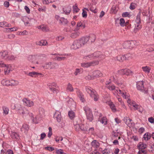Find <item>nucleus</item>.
Returning a JSON list of instances; mask_svg holds the SVG:
<instances>
[{
	"label": "nucleus",
	"mask_w": 154,
	"mask_h": 154,
	"mask_svg": "<svg viewBox=\"0 0 154 154\" xmlns=\"http://www.w3.org/2000/svg\"><path fill=\"white\" fill-rule=\"evenodd\" d=\"M39 113L41 116L43 115L44 114L45 111L44 109L41 107H40L38 109Z\"/></svg>",
	"instance_id": "nucleus-54"
},
{
	"label": "nucleus",
	"mask_w": 154,
	"mask_h": 154,
	"mask_svg": "<svg viewBox=\"0 0 154 154\" xmlns=\"http://www.w3.org/2000/svg\"><path fill=\"white\" fill-rule=\"evenodd\" d=\"M63 11L65 14H68L70 12L71 8L70 7H67L66 8H63Z\"/></svg>",
	"instance_id": "nucleus-37"
},
{
	"label": "nucleus",
	"mask_w": 154,
	"mask_h": 154,
	"mask_svg": "<svg viewBox=\"0 0 154 154\" xmlns=\"http://www.w3.org/2000/svg\"><path fill=\"white\" fill-rule=\"evenodd\" d=\"M88 38H89V42H90L91 43L94 42L96 39V35L94 34H91L89 36H88Z\"/></svg>",
	"instance_id": "nucleus-25"
},
{
	"label": "nucleus",
	"mask_w": 154,
	"mask_h": 154,
	"mask_svg": "<svg viewBox=\"0 0 154 154\" xmlns=\"http://www.w3.org/2000/svg\"><path fill=\"white\" fill-rule=\"evenodd\" d=\"M90 10L94 13H96L97 12L96 8L95 6H94V7H90Z\"/></svg>",
	"instance_id": "nucleus-57"
},
{
	"label": "nucleus",
	"mask_w": 154,
	"mask_h": 154,
	"mask_svg": "<svg viewBox=\"0 0 154 154\" xmlns=\"http://www.w3.org/2000/svg\"><path fill=\"white\" fill-rule=\"evenodd\" d=\"M66 100L69 106L70 107L75 108L76 103L73 101L72 98L67 97L66 98Z\"/></svg>",
	"instance_id": "nucleus-11"
},
{
	"label": "nucleus",
	"mask_w": 154,
	"mask_h": 154,
	"mask_svg": "<svg viewBox=\"0 0 154 154\" xmlns=\"http://www.w3.org/2000/svg\"><path fill=\"white\" fill-rule=\"evenodd\" d=\"M148 121L151 123H154V119L152 117H150L148 118Z\"/></svg>",
	"instance_id": "nucleus-64"
},
{
	"label": "nucleus",
	"mask_w": 154,
	"mask_h": 154,
	"mask_svg": "<svg viewBox=\"0 0 154 154\" xmlns=\"http://www.w3.org/2000/svg\"><path fill=\"white\" fill-rule=\"evenodd\" d=\"M85 90L87 93L90 94L91 97L93 99L94 101H97L99 99L98 94L94 90L88 87H86Z\"/></svg>",
	"instance_id": "nucleus-4"
},
{
	"label": "nucleus",
	"mask_w": 154,
	"mask_h": 154,
	"mask_svg": "<svg viewBox=\"0 0 154 154\" xmlns=\"http://www.w3.org/2000/svg\"><path fill=\"white\" fill-rule=\"evenodd\" d=\"M38 56L35 55H30L28 57V60L32 63L35 64H38V61L37 60L38 59Z\"/></svg>",
	"instance_id": "nucleus-8"
},
{
	"label": "nucleus",
	"mask_w": 154,
	"mask_h": 154,
	"mask_svg": "<svg viewBox=\"0 0 154 154\" xmlns=\"http://www.w3.org/2000/svg\"><path fill=\"white\" fill-rule=\"evenodd\" d=\"M116 58L119 62H122L125 60V56L123 55H118L116 57Z\"/></svg>",
	"instance_id": "nucleus-38"
},
{
	"label": "nucleus",
	"mask_w": 154,
	"mask_h": 154,
	"mask_svg": "<svg viewBox=\"0 0 154 154\" xmlns=\"http://www.w3.org/2000/svg\"><path fill=\"white\" fill-rule=\"evenodd\" d=\"M129 41L125 42L123 44L124 48L126 49H129Z\"/></svg>",
	"instance_id": "nucleus-52"
},
{
	"label": "nucleus",
	"mask_w": 154,
	"mask_h": 154,
	"mask_svg": "<svg viewBox=\"0 0 154 154\" xmlns=\"http://www.w3.org/2000/svg\"><path fill=\"white\" fill-rule=\"evenodd\" d=\"M11 108L13 109H15L19 111L23 107H22L21 105L19 103H17L14 104L12 103L11 105Z\"/></svg>",
	"instance_id": "nucleus-13"
},
{
	"label": "nucleus",
	"mask_w": 154,
	"mask_h": 154,
	"mask_svg": "<svg viewBox=\"0 0 154 154\" xmlns=\"http://www.w3.org/2000/svg\"><path fill=\"white\" fill-rule=\"evenodd\" d=\"M38 28L39 29H40L43 31L46 32L48 30L46 26L44 25H41L38 26Z\"/></svg>",
	"instance_id": "nucleus-35"
},
{
	"label": "nucleus",
	"mask_w": 154,
	"mask_h": 154,
	"mask_svg": "<svg viewBox=\"0 0 154 154\" xmlns=\"http://www.w3.org/2000/svg\"><path fill=\"white\" fill-rule=\"evenodd\" d=\"M11 85V86H14L17 85L19 84V82L15 80H10Z\"/></svg>",
	"instance_id": "nucleus-42"
},
{
	"label": "nucleus",
	"mask_w": 154,
	"mask_h": 154,
	"mask_svg": "<svg viewBox=\"0 0 154 154\" xmlns=\"http://www.w3.org/2000/svg\"><path fill=\"white\" fill-rule=\"evenodd\" d=\"M83 12L82 13V17L84 18H86L87 16V12L85 11L84 9H82Z\"/></svg>",
	"instance_id": "nucleus-60"
},
{
	"label": "nucleus",
	"mask_w": 154,
	"mask_h": 154,
	"mask_svg": "<svg viewBox=\"0 0 154 154\" xmlns=\"http://www.w3.org/2000/svg\"><path fill=\"white\" fill-rule=\"evenodd\" d=\"M81 27L83 29L85 27V26L84 23L82 22L81 21L78 22L77 24L76 27L74 29L75 32L71 34V37L72 38H76L79 35L80 32L78 31V30L79 29V27Z\"/></svg>",
	"instance_id": "nucleus-2"
},
{
	"label": "nucleus",
	"mask_w": 154,
	"mask_h": 154,
	"mask_svg": "<svg viewBox=\"0 0 154 154\" xmlns=\"http://www.w3.org/2000/svg\"><path fill=\"white\" fill-rule=\"evenodd\" d=\"M136 6V4L134 3H132L130 6V8L131 10L134 9Z\"/></svg>",
	"instance_id": "nucleus-55"
},
{
	"label": "nucleus",
	"mask_w": 154,
	"mask_h": 154,
	"mask_svg": "<svg viewBox=\"0 0 154 154\" xmlns=\"http://www.w3.org/2000/svg\"><path fill=\"white\" fill-rule=\"evenodd\" d=\"M142 69L143 71L146 73H149L150 70V68L148 66H143Z\"/></svg>",
	"instance_id": "nucleus-34"
},
{
	"label": "nucleus",
	"mask_w": 154,
	"mask_h": 154,
	"mask_svg": "<svg viewBox=\"0 0 154 154\" xmlns=\"http://www.w3.org/2000/svg\"><path fill=\"white\" fill-rule=\"evenodd\" d=\"M54 117L56 119L58 122H60L61 121V113L59 112H56L54 114Z\"/></svg>",
	"instance_id": "nucleus-18"
},
{
	"label": "nucleus",
	"mask_w": 154,
	"mask_h": 154,
	"mask_svg": "<svg viewBox=\"0 0 154 154\" xmlns=\"http://www.w3.org/2000/svg\"><path fill=\"white\" fill-rule=\"evenodd\" d=\"M16 57L14 55L8 54V52L6 51H3L0 52V67H5L6 68L5 69V75L8 74L10 71H11V66L10 65H6L2 60L4 59L6 60H15Z\"/></svg>",
	"instance_id": "nucleus-1"
},
{
	"label": "nucleus",
	"mask_w": 154,
	"mask_h": 154,
	"mask_svg": "<svg viewBox=\"0 0 154 154\" xmlns=\"http://www.w3.org/2000/svg\"><path fill=\"white\" fill-rule=\"evenodd\" d=\"M120 135L121 134L119 132H113L112 135L113 137H115V138H116V137H118V139H119L120 138Z\"/></svg>",
	"instance_id": "nucleus-45"
},
{
	"label": "nucleus",
	"mask_w": 154,
	"mask_h": 154,
	"mask_svg": "<svg viewBox=\"0 0 154 154\" xmlns=\"http://www.w3.org/2000/svg\"><path fill=\"white\" fill-rule=\"evenodd\" d=\"M31 118L32 120L34 123L35 124H37L38 123V121L37 120L36 116L35 117V119L33 117H32Z\"/></svg>",
	"instance_id": "nucleus-63"
},
{
	"label": "nucleus",
	"mask_w": 154,
	"mask_h": 154,
	"mask_svg": "<svg viewBox=\"0 0 154 154\" xmlns=\"http://www.w3.org/2000/svg\"><path fill=\"white\" fill-rule=\"evenodd\" d=\"M24 105L28 107H31L34 105V102L27 98H24L22 100Z\"/></svg>",
	"instance_id": "nucleus-10"
},
{
	"label": "nucleus",
	"mask_w": 154,
	"mask_h": 154,
	"mask_svg": "<svg viewBox=\"0 0 154 154\" xmlns=\"http://www.w3.org/2000/svg\"><path fill=\"white\" fill-rule=\"evenodd\" d=\"M60 22L63 24H66L68 23V21L64 17L60 18Z\"/></svg>",
	"instance_id": "nucleus-43"
},
{
	"label": "nucleus",
	"mask_w": 154,
	"mask_h": 154,
	"mask_svg": "<svg viewBox=\"0 0 154 154\" xmlns=\"http://www.w3.org/2000/svg\"><path fill=\"white\" fill-rule=\"evenodd\" d=\"M116 91L119 94H121L122 97L125 99L128 98L129 97L128 94L126 91L123 89H116Z\"/></svg>",
	"instance_id": "nucleus-12"
},
{
	"label": "nucleus",
	"mask_w": 154,
	"mask_h": 154,
	"mask_svg": "<svg viewBox=\"0 0 154 154\" xmlns=\"http://www.w3.org/2000/svg\"><path fill=\"white\" fill-rule=\"evenodd\" d=\"M68 115L71 119H72L75 117V114L72 111H69L68 113Z\"/></svg>",
	"instance_id": "nucleus-44"
},
{
	"label": "nucleus",
	"mask_w": 154,
	"mask_h": 154,
	"mask_svg": "<svg viewBox=\"0 0 154 154\" xmlns=\"http://www.w3.org/2000/svg\"><path fill=\"white\" fill-rule=\"evenodd\" d=\"M106 87L109 90L112 91L115 89V86L111 84L110 82H108L106 84Z\"/></svg>",
	"instance_id": "nucleus-29"
},
{
	"label": "nucleus",
	"mask_w": 154,
	"mask_h": 154,
	"mask_svg": "<svg viewBox=\"0 0 154 154\" xmlns=\"http://www.w3.org/2000/svg\"><path fill=\"white\" fill-rule=\"evenodd\" d=\"M119 23L121 26H123L125 25V21L123 18H121L120 19Z\"/></svg>",
	"instance_id": "nucleus-51"
},
{
	"label": "nucleus",
	"mask_w": 154,
	"mask_h": 154,
	"mask_svg": "<svg viewBox=\"0 0 154 154\" xmlns=\"http://www.w3.org/2000/svg\"><path fill=\"white\" fill-rule=\"evenodd\" d=\"M29 129L28 126L27 124H24L23 125L22 127L21 128V131L26 132Z\"/></svg>",
	"instance_id": "nucleus-33"
},
{
	"label": "nucleus",
	"mask_w": 154,
	"mask_h": 154,
	"mask_svg": "<svg viewBox=\"0 0 154 154\" xmlns=\"http://www.w3.org/2000/svg\"><path fill=\"white\" fill-rule=\"evenodd\" d=\"M85 90L87 93L90 94L91 97L93 99L94 101H97L99 99L98 94L94 90L88 87H86Z\"/></svg>",
	"instance_id": "nucleus-3"
},
{
	"label": "nucleus",
	"mask_w": 154,
	"mask_h": 154,
	"mask_svg": "<svg viewBox=\"0 0 154 154\" xmlns=\"http://www.w3.org/2000/svg\"><path fill=\"white\" fill-rule=\"evenodd\" d=\"M84 109L86 113L87 119L91 122L93 119V115L91 110L87 107H85Z\"/></svg>",
	"instance_id": "nucleus-7"
},
{
	"label": "nucleus",
	"mask_w": 154,
	"mask_h": 154,
	"mask_svg": "<svg viewBox=\"0 0 154 154\" xmlns=\"http://www.w3.org/2000/svg\"><path fill=\"white\" fill-rule=\"evenodd\" d=\"M39 74L35 72H32L29 73L28 75L30 76L33 77L34 75H37Z\"/></svg>",
	"instance_id": "nucleus-56"
},
{
	"label": "nucleus",
	"mask_w": 154,
	"mask_h": 154,
	"mask_svg": "<svg viewBox=\"0 0 154 154\" xmlns=\"http://www.w3.org/2000/svg\"><path fill=\"white\" fill-rule=\"evenodd\" d=\"M2 109L3 111V114L4 115H6L8 114L9 109L7 107L5 106H3Z\"/></svg>",
	"instance_id": "nucleus-32"
},
{
	"label": "nucleus",
	"mask_w": 154,
	"mask_h": 154,
	"mask_svg": "<svg viewBox=\"0 0 154 154\" xmlns=\"http://www.w3.org/2000/svg\"><path fill=\"white\" fill-rule=\"evenodd\" d=\"M141 13L139 12L137 14L135 20V23H141L140 20Z\"/></svg>",
	"instance_id": "nucleus-36"
},
{
	"label": "nucleus",
	"mask_w": 154,
	"mask_h": 154,
	"mask_svg": "<svg viewBox=\"0 0 154 154\" xmlns=\"http://www.w3.org/2000/svg\"><path fill=\"white\" fill-rule=\"evenodd\" d=\"M47 85L48 87H56L57 86V84L55 83H48L47 84Z\"/></svg>",
	"instance_id": "nucleus-61"
},
{
	"label": "nucleus",
	"mask_w": 154,
	"mask_h": 154,
	"mask_svg": "<svg viewBox=\"0 0 154 154\" xmlns=\"http://www.w3.org/2000/svg\"><path fill=\"white\" fill-rule=\"evenodd\" d=\"M28 21H27L25 22V26H31L32 25V21H34L35 20L32 19H29L28 18Z\"/></svg>",
	"instance_id": "nucleus-41"
},
{
	"label": "nucleus",
	"mask_w": 154,
	"mask_h": 154,
	"mask_svg": "<svg viewBox=\"0 0 154 154\" xmlns=\"http://www.w3.org/2000/svg\"><path fill=\"white\" fill-rule=\"evenodd\" d=\"M6 29L8 30V32L14 31L17 30V28L16 27H14L11 28Z\"/></svg>",
	"instance_id": "nucleus-59"
},
{
	"label": "nucleus",
	"mask_w": 154,
	"mask_h": 154,
	"mask_svg": "<svg viewBox=\"0 0 154 154\" xmlns=\"http://www.w3.org/2000/svg\"><path fill=\"white\" fill-rule=\"evenodd\" d=\"M125 60H129L132 58V55L130 53H128L125 55Z\"/></svg>",
	"instance_id": "nucleus-48"
},
{
	"label": "nucleus",
	"mask_w": 154,
	"mask_h": 154,
	"mask_svg": "<svg viewBox=\"0 0 154 154\" xmlns=\"http://www.w3.org/2000/svg\"><path fill=\"white\" fill-rule=\"evenodd\" d=\"M135 42L134 41H129V49H131L135 46Z\"/></svg>",
	"instance_id": "nucleus-47"
},
{
	"label": "nucleus",
	"mask_w": 154,
	"mask_h": 154,
	"mask_svg": "<svg viewBox=\"0 0 154 154\" xmlns=\"http://www.w3.org/2000/svg\"><path fill=\"white\" fill-rule=\"evenodd\" d=\"M77 94L80 98V100L83 102L85 101V100L84 98V96L82 93L79 90H77L76 91Z\"/></svg>",
	"instance_id": "nucleus-23"
},
{
	"label": "nucleus",
	"mask_w": 154,
	"mask_h": 154,
	"mask_svg": "<svg viewBox=\"0 0 154 154\" xmlns=\"http://www.w3.org/2000/svg\"><path fill=\"white\" fill-rule=\"evenodd\" d=\"M19 112L20 114L23 117L26 116L29 113V111L26 110L24 107H23Z\"/></svg>",
	"instance_id": "nucleus-17"
},
{
	"label": "nucleus",
	"mask_w": 154,
	"mask_h": 154,
	"mask_svg": "<svg viewBox=\"0 0 154 154\" xmlns=\"http://www.w3.org/2000/svg\"><path fill=\"white\" fill-rule=\"evenodd\" d=\"M82 46V45L79 39L73 42L71 46V48L73 49H76L81 48Z\"/></svg>",
	"instance_id": "nucleus-9"
},
{
	"label": "nucleus",
	"mask_w": 154,
	"mask_h": 154,
	"mask_svg": "<svg viewBox=\"0 0 154 154\" xmlns=\"http://www.w3.org/2000/svg\"><path fill=\"white\" fill-rule=\"evenodd\" d=\"M99 62L98 60H94L89 62H83L81 63V66L84 68H88L91 66L98 65Z\"/></svg>",
	"instance_id": "nucleus-6"
},
{
	"label": "nucleus",
	"mask_w": 154,
	"mask_h": 154,
	"mask_svg": "<svg viewBox=\"0 0 154 154\" xmlns=\"http://www.w3.org/2000/svg\"><path fill=\"white\" fill-rule=\"evenodd\" d=\"M92 75L95 79L97 77L102 76L103 74L99 70H96L93 72Z\"/></svg>",
	"instance_id": "nucleus-15"
},
{
	"label": "nucleus",
	"mask_w": 154,
	"mask_h": 154,
	"mask_svg": "<svg viewBox=\"0 0 154 154\" xmlns=\"http://www.w3.org/2000/svg\"><path fill=\"white\" fill-rule=\"evenodd\" d=\"M137 154H147V152L145 150L141 149L139 150Z\"/></svg>",
	"instance_id": "nucleus-58"
},
{
	"label": "nucleus",
	"mask_w": 154,
	"mask_h": 154,
	"mask_svg": "<svg viewBox=\"0 0 154 154\" xmlns=\"http://www.w3.org/2000/svg\"><path fill=\"white\" fill-rule=\"evenodd\" d=\"M91 144L92 146L95 148H98L100 146L99 143L96 140H93Z\"/></svg>",
	"instance_id": "nucleus-28"
},
{
	"label": "nucleus",
	"mask_w": 154,
	"mask_h": 154,
	"mask_svg": "<svg viewBox=\"0 0 154 154\" xmlns=\"http://www.w3.org/2000/svg\"><path fill=\"white\" fill-rule=\"evenodd\" d=\"M2 83L4 85L7 86L11 85L10 80L6 79H3L2 81Z\"/></svg>",
	"instance_id": "nucleus-30"
},
{
	"label": "nucleus",
	"mask_w": 154,
	"mask_h": 154,
	"mask_svg": "<svg viewBox=\"0 0 154 154\" xmlns=\"http://www.w3.org/2000/svg\"><path fill=\"white\" fill-rule=\"evenodd\" d=\"M124 122L128 126L130 127L131 125V120L129 118H125L124 119Z\"/></svg>",
	"instance_id": "nucleus-39"
},
{
	"label": "nucleus",
	"mask_w": 154,
	"mask_h": 154,
	"mask_svg": "<svg viewBox=\"0 0 154 154\" xmlns=\"http://www.w3.org/2000/svg\"><path fill=\"white\" fill-rule=\"evenodd\" d=\"M74 128H75V130L77 131H79L80 128V124H77L74 122Z\"/></svg>",
	"instance_id": "nucleus-49"
},
{
	"label": "nucleus",
	"mask_w": 154,
	"mask_h": 154,
	"mask_svg": "<svg viewBox=\"0 0 154 154\" xmlns=\"http://www.w3.org/2000/svg\"><path fill=\"white\" fill-rule=\"evenodd\" d=\"M140 23H135L134 28V32L136 33L141 28V25Z\"/></svg>",
	"instance_id": "nucleus-21"
},
{
	"label": "nucleus",
	"mask_w": 154,
	"mask_h": 154,
	"mask_svg": "<svg viewBox=\"0 0 154 154\" xmlns=\"http://www.w3.org/2000/svg\"><path fill=\"white\" fill-rule=\"evenodd\" d=\"M11 136L12 138L13 139H18L19 137V135L15 132H12Z\"/></svg>",
	"instance_id": "nucleus-50"
},
{
	"label": "nucleus",
	"mask_w": 154,
	"mask_h": 154,
	"mask_svg": "<svg viewBox=\"0 0 154 154\" xmlns=\"http://www.w3.org/2000/svg\"><path fill=\"white\" fill-rule=\"evenodd\" d=\"M48 44L46 40H42L40 41H37L35 42L36 45L39 46H45Z\"/></svg>",
	"instance_id": "nucleus-22"
},
{
	"label": "nucleus",
	"mask_w": 154,
	"mask_h": 154,
	"mask_svg": "<svg viewBox=\"0 0 154 154\" xmlns=\"http://www.w3.org/2000/svg\"><path fill=\"white\" fill-rule=\"evenodd\" d=\"M151 137V134L146 133L143 136V138L145 140H148Z\"/></svg>",
	"instance_id": "nucleus-40"
},
{
	"label": "nucleus",
	"mask_w": 154,
	"mask_h": 154,
	"mask_svg": "<svg viewBox=\"0 0 154 154\" xmlns=\"http://www.w3.org/2000/svg\"><path fill=\"white\" fill-rule=\"evenodd\" d=\"M82 46L85 45L89 41V38L87 37H82L79 39Z\"/></svg>",
	"instance_id": "nucleus-20"
},
{
	"label": "nucleus",
	"mask_w": 154,
	"mask_h": 154,
	"mask_svg": "<svg viewBox=\"0 0 154 154\" xmlns=\"http://www.w3.org/2000/svg\"><path fill=\"white\" fill-rule=\"evenodd\" d=\"M66 89L67 90L70 92H72L73 91V88L72 85L69 83L67 85Z\"/></svg>",
	"instance_id": "nucleus-46"
},
{
	"label": "nucleus",
	"mask_w": 154,
	"mask_h": 154,
	"mask_svg": "<svg viewBox=\"0 0 154 154\" xmlns=\"http://www.w3.org/2000/svg\"><path fill=\"white\" fill-rule=\"evenodd\" d=\"M58 64L54 62H46L42 66V67L45 69H53L58 67Z\"/></svg>",
	"instance_id": "nucleus-5"
},
{
	"label": "nucleus",
	"mask_w": 154,
	"mask_h": 154,
	"mask_svg": "<svg viewBox=\"0 0 154 154\" xmlns=\"http://www.w3.org/2000/svg\"><path fill=\"white\" fill-rule=\"evenodd\" d=\"M137 89L140 90H143L144 89V82L143 81H139L137 83Z\"/></svg>",
	"instance_id": "nucleus-19"
},
{
	"label": "nucleus",
	"mask_w": 154,
	"mask_h": 154,
	"mask_svg": "<svg viewBox=\"0 0 154 154\" xmlns=\"http://www.w3.org/2000/svg\"><path fill=\"white\" fill-rule=\"evenodd\" d=\"M73 11L74 12H77L79 11V9L76 6H73Z\"/></svg>",
	"instance_id": "nucleus-62"
},
{
	"label": "nucleus",
	"mask_w": 154,
	"mask_h": 154,
	"mask_svg": "<svg viewBox=\"0 0 154 154\" xmlns=\"http://www.w3.org/2000/svg\"><path fill=\"white\" fill-rule=\"evenodd\" d=\"M85 79L86 80H93L94 79V77L93 75H88L85 77Z\"/></svg>",
	"instance_id": "nucleus-53"
},
{
	"label": "nucleus",
	"mask_w": 154,
	"mask_h": 154,
	"mask_svg": "<svg viewBox=\"0 0 154 154\" xmlns=\"http://www.w3.org/2000/svg\"><path fill=\"white\" fill-rule=\"evenodd\" d=\"M109 105L113 112H115L116 111V106L112 102H109Z\"/></svg>",
	"instance_id": "nucleus-27"
},
{
	"label": "nucleus",
	"mask_w": 154,
	"mask_h": 154,
	"mask_svg": "<svg viewBox=\"0 0 154 154\" xmlns=\"http://www.w3.org/2000/svg\"><path fill=\"white\" fill-rule=\"evenodd\" d=\"M120 73L122 75H129V73L131 72V71L128 69H122L121 70L119 71Z\"/></svg>",
	"instance_id": "nucleus-24"
},
{
	"label": "nucleus",
	"mask_w": 154,
	"mask_h": 154,
	"mask_svg": "<svg viewBox=\"0 0 154 154\" xmlns=\"http://www.w3.org/2000/svg\"><path fill=\"white\" fill-rule=\"evenodd\" d=\"M137 147L140 149H143L147 147L146 145L143 142H140L137 145Z\"/></svg>",
	"instance_id": "nucleus-26"
},
{
	"label": "nucleus",
	"mask_w": 154,
	"mask_h": 154,
	"mask_svg": "<svg viewBox=\"0 0 154 154\" xmlns=\"http://www.w3.org/2000/svg\"><path fill=\"white\" fill-rule=\"evenodd\" d=\"M52 55H56L57 56L54 59L55 60H57L58 61H61V60H64L66 58V57H60L59 56H61L63 55H64V54H58V53H56V54H51Z\"/></svg>",
	"instance_id": "nucleus-16"
},
{
	"label": "nucleus",
	"mask_w": 154,
	"mask_h": 154,
	"mask_svg": "<svg viewBox=\"0 0 154 154\" xmlns=\"http://www.w3.org/2000/svg\"><path fill=\"white\" fill-rule=\"evenodd\" d=\"M98 121H99L100 122L105 125L107 124V120L106 117H103L101 119H99Z\"/></svg>",
	"instance_id": "nucleus-31"
},
{
	"label": "nucleus",
	"mask_w": 154,
	"mask_h": 154,
	"mask_svg": "<svg viewBox=\"0 0 154 154\" xmlns=\"http://www.w3.org/2000/svg\"><path fill=\"white\" fill-rule=\"evenodd\" d=\"M98 53H94L88 55L84 57L83 59L86 60L92 59H94L95 57H98L99 56L96 55V54Z\"/></svg>",
	"instance_id": "nucleus-14"
}]
</instances>
